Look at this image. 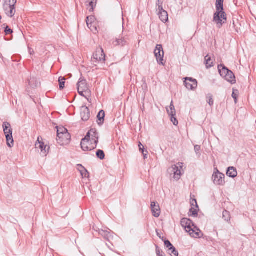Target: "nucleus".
Here are the masks:
<instances>
[{"label":"nucleus","mask_w":256,"mask_h":256,"mask_svg":"<svg viewBox=\"0 0 256 256\" xmlns=\"http://www.w3.org/2000/svg\"><path fill=\"white\" fill-rule=\"evenodd\" d=\"M200 150V146L198 145H196L194 146V150L198 154Z\"/></svg>","instance_id":"nucleus-44"},{"label":"nucleus","mask_w":256,"mask_h":256,"mask_svg":"<svg viewBox=\"0 0 256 256\" xmlns=\"http://www.w3.org/2000/svg\"><path fill=\"white\" fill-rule=\"evenodd\" d=\"M142 153V154L143 156L144 155V154H147L148 152V151L146 150H142V152H141Z\"/></svg>","instance_id":"nucleus-48"},{"label":"nucleus","mask_w":256,"mask_h":256,"mask_svg":"<svg viewBox=\"0 0 256 256\" xmlns=\"http://www.w3.org/2000/svg\"><path fill=\"white\" fill-rule=\"evenodd\" d=\"M94 0H88L87 2H88V6L90 7L89 10L90 12H92L94 10Z\"/></svg>","instance_id":"nucleus-38"},{"label":"nucleus","mask_w":256,"mask_h":256,"mask_svg":"<svg viewBox=\"0 0 256 256\" xmlns=\"http://www.w3.org/2000/svg\"><path fill=\"white\" fill-rule=\"evenodd\" d=\"M224 177V175L217 170V172L212 175L214 182L217 185L222 186L225 183Z\"/></svg>","instance_id":"nucleus-9"},{"label":"nucleus","mask_w":256,"mask_h":256,"mask_svg":"<svg viewBox=\"0 0 256 256\" xmlns=\"http://www.w3.org/2000/svg\"><path fill=\"white\" fill-rule=\"evenodd\" d=\"M57 128V136H58V134H62L64 132H68L67 129L64 127H56Z\"/></svg>","instance_id":"nucleus-33"},{"label":"nucleus","mask_w":256,"mask_h":256,"mask_svg":"<svg viewBox=\"0 0 256 256\" xmlns=\"http://www.w3.org/2000/svg\"><path fill=\"white\" fill-rule=\"evenodd\" d=\"M144 159H146L147 158L148 156H147V154H144Z\"/></svg>","instance_id":"nucleus-51"},{"label":"nucleus","mask_w":256,"mask_h":256,"mask_svg":"<svg viewBox=\"0 0 256 256\" xmlns=\"http://www.w3.org/2000/svg\"><path fill=\"white\" fill-rule=\"evenodd\" d=\"M162 240L164 242V245L167 248H168V250L173 248L174 246L168 240H166L164 237H162Z\"/></svg>","instance_id":"nucleus-32"},{"label":"nucleus","mask_w":256,"mask_h":256,"mask_svg":"<svg viewBox=\"0 0 256 256\" xmlns=\"http://www.w3.org/2000/svg\"><path fill=\"white\" fill-rule=\"evenodd\" d=\"M90 139L95 144H98V134L96 128H91L85 136V140Z\"/></svg>","instance_id":"nucleus-8"},{"label":"nucleus","mask_w":256,"mask_h":256,"mask_svg":"<svg viewBox=\"0 0 256 256\" xmlns=\"http://www.w3.org/2000/svg\"><path fill=\"white\" fill-rule=\"evenodd\" d=\"M238 95V90H234L232 94V97L234 100V102L236 103L237 102V97Z\"/></svg>","instance_id":"nucleus-41"},{"label":"nucleus","mask_w":256,"mask_h":256,"mask_svg":"<svg viewBox=\"0 0 256 256\" xmlns=\"http://www.w3.org/2000/svg\"><path fill=\"white\" fill-rule=\"evenodd\" d=\"M80 116L84 121H87L90 118V111L86 106H83L80 108Z\"/></svg>","instance_id":"nucleus-14"},{"label":"nucleus","mask_w":256,"mask_h":256,"mask_svg":"<svg viewBox=\"0 0 256 256\" xmlns=\"http://www.w3.org/2000/svg\"><path fill=\"white\" fill-rule=\"evenodd\" d=\"M138 146H139L140 150V152H142V150H144V146L140 142H139Z\"/></svg>","instance_id":"nucleus-45"},{"label":"nucleus","mask_w":256,"mask_h":256,"mask_svg":"<svg viewBox=\"0 0 256 256\" xmlns=\"http://www.w3.org/2000/svg\"><path fill=\"white\" fill-rule=\"evenodd\" d=\"M156 254L157 256H164V255L162 250L158 246H156Z\"/></svg>","instance_id":"nucleus-39"},{"label":"nucleus","mask_w":256,"mask_h":256,"mask_svg":"<svg viewBox=\"0 0 256 256\" xmlns=\"http://www.w3.org/2000/svg\"><path fill=\"white\" fill-rule=\"evenodd\" d=\"M78 90H88V88L86 80L82 76L80 78L77 84Z\"/></svg>","instance_id":"nucleus-16"},{"label":"nucleus","mask_w":256,"mask_h":256,"mask_svg":"<svg viewBox=\"0 0 256 256\" xmlns=\"http://www.w3.org/2000/svg\"><path fill=\"white\" fill-rule=\"evenodd\" d=\"M226 174L230 178H236L238 174L236 169L232 166L229 167L228 168Z\"/></svg>","instance_id":"nucleus-19"},{"label":"nucleus","mask_w":256,"mask_h":256,"mask_svg":"<svg viewBox=\"0 0 256 256\" xmlns=\"http://www.w3.org/2000/svg\"><path fill=\"white\" fill-rule=\"evenodd\" d=\"M78 166L81 168L79 169L82 176L83 178H88L89 176V172L82 164H78Z\"/></svg>","instance_id":"nucleus-26"},{"label":"nucleus","mask_w":256,"mask_h":256,"mask_svg":"<svg viewBox=\"0 0 256 256\" xmlns=\"http://www.w3.org/2000/svg\"><path fill=\"white\" fill-rule=\"evenodd\" d=\"M70 135L68 132H64L62 134H58L56 140L60 145L66 144L69 143L70 140Z\"/></svg>","instance_id":"nucleus-10"},{"label":"nucleus","mask_w":256,"mask_h":256,"mask_svg":"<svg viewBox=\"0 0 256 256\" xmlns=\"http://www.w3.org/2000/svg\"><path fill=\"white\" fill-rule=\"evenodd\" d=\"M169 251L170 252V254L172 256H178V252L174 246H173V248H170L169 250Z\"/></svg>","instance_id":"nucleus-35"},{"label":"nucleus","mask_w":256,"mask_h":256,"mask_svg":"<svg viewBox=\"0 0 256 256\" xmlns=\"http://www.w3.org/2000/svg\"><path fill=\"white\" fill-rule=\"evenodd\" d=\"M170 116V120L174 125L177 126L178 124V120L176 118V116Z\"/></svg>","instance_id":"nucleus-40"},{"label":"nucleus","mask_w":256,"mask_h":256,"mask_svg":"<svg viewBox=\"0 0 256 256\" xmlns=\"http://www.w3.org/2000/svg\"><path fill=\"white\" fill-rule=\"evenodd\" d=\"M88 21H89V17H87L86 23H87L88 25Z\"/></svg>","instance_id":"nucleus-50"},{"label":"nucleus","mask_w":256,"mask_h":256,"mask_svg":"<svg viewBox=\"0 0 256 256\" xmlns=\"http://www.w3.org/2000/svg\"><path fill=\"white\" fill-rule=\"evenodd\" d=\"M156 10L158 12V14L160 20L162 22H166L168 20V14L167 12L164 10L163 8H162V10L160 9H156Z\"/></svg>","instance_id":"nucleus-17"},{"label":"nucleus","mask_w":256,"mask_h":256,"mask_svg":"<svg viewBox=\"0 0 256 256\" xmlns=\"http://www.w3.org/2000/svg\"><path fill=\"white\" fill-rule=\"evenodd\" d=\"M204 61L207 68H209L214 66L213 60H212L211 57L207 55L204 58Z\"/></svg>","instance_id":"nucleus-25"},{"label":"nucleus","mask_w":256,"mask_h":256,"mask_svg":"<svg viewBox=\"0 0 256 256\" xmlns=\"http://www.w3.org/2000/svg\"><path fill=\"white\" fill-rule=\"evenodd\" d=\"M190 214H189L190 216H198L197 210L192 208L190 210Z\"/></svg>","instance_id":"nucleus-36"},{"label":"nucleus","mask_w":256,"mask_h":256,"mask_svg":"<svg viewBox=\"0 0 256 256\" xmlns=\"http://www.w3.org/2000/svg\"><path fill=\"white\" fill-rule=\"evenodd\" d=\"M6 14L10 17H12L16 13L15 7L4 6Z\"/></svg>","instance_id":"nucleus-22"},{"label":"nucleus","mask_w":256,"mask_h":256,"mask_svg":"<svg viewBox=\"0 0 256 256\" xmlns=\"http://www.w3.org/2000/svg\"><path fill=\"white\" fill-rule=\"evenodd\" d=\"M40 138L38 137V140L36 143V148H40L41 150V154L43 156H45L48 153L50 150V146L47 145H44V143L40 140Z\"/></svg>","instance_id":"nucleus-7"},{"label":"nucleus","mask_w":256,"mask_h":256,"mask_svg":"<svg viewBox=\"0 0 256 256\" xmlns=\"http://www.w3.org/2000/svg\"><path fill=\"white\" fill-rule=\"evenodd\" d=\"M4 32L6 34H9L12 33L13 31L12 29L9 28L8 26H6V27L5 28Z\"/></svg>","instance_id":"nucleus-42"},{"label":"nucleus","mask_w":256,"mask_h":256,"mask_svg":"<svg viewBox=\"0 0 256 256\" xmlns=\"http://www.w3.org/2000/svg\"><path fill=\"white\" fill-rule=\"evenodd\" d=\"M105 117V112L103 110H101L98 112L97 118L98 119V125H102L104 123Z\"/></svg>","instance_id":"nucleus-24"},{"label":"nucleus","mask_w":256,"mask_h":256,"mask_svg":"<svg viewBox=\"0 0 256 256\" xmlns=\"http://www.w3.org/2000/svg\"><path fill=\"white\" fill-rule=\"evenodd\" d=\"M96 156L100 160H103L105 158V154L102 150H98L96 152Z\"/></svg>","instance_id":"nucleus-29"},{"label":"nucleus","mask_w":256,"mask_h":256,"mask_svg":"<svg viewBox=\"0 0 256 256\" xmlns=\"http://www.w3.org/2000/svg\"><path fill=\"white\" fill-rule=\"evenodd\" d=\"M216 12L214 15V22L220 28L226 22V14L224 10V0H216Z\"/></svg>","instance_id":"nucleus-1"},{"label":"nucleus","mask_w":256,"mask_h":256,"mask_svg":"<svg viewBox=\"0 0 256 256\" xmlns=\"http://www.w3.org/2000/svg\"><path fill=\"white\" fill-rule=\"evenodd\" d=\"M206 102L210 106L214 105L213 96L212 94H208L206 95Z\"/></svg>","instance_id":"nucleus-31"},{"label":"nucleus","mask_w":256,"mask_h":256,"mask_svg":"<svg viewBox=\"0 0 256 256\" xmlns=\"http://www.w3.org/2000/svg\"><path fill=\"white\" fill-rule=\"evenodd\" d=\"M78 90V94H79L80 96H84V97H85V96H84V92H86L87 90Z\"/></svg>","instance_id":"nucleus-47"},{"label":"nucleus","mask_w":256,"mask_h":256,"mask_svg":"<svg viewBox=\"0 0 256 256\" xmlns=\"http://www.w3.org/2000/svg\"><path fill=\"white\" fill-rule=\"evenodd\" d=\"M163 2L162 0H156V9H160L162 10Z\"/></svg>","instance_id":"nucleus-37"},{"label":"nucleus","mask_w":256,"mask_h":256,"mask_svg":"<svg viewBox=\"0 0 256 256\" xmlns=\"http://www.w3.org/2000/svg\"><path fill=\"white\" fill-rule=\"evenodd\" d=\"M184 81V84L186 87L190 90H194L196 89L198 86V82L196 79L192 78L186 77Z\"/></svg>","instance_id":"nucleus-11"},{"label":"nucleus","mask_w":256,"mask_h":256,"mask_svg":"<svg viewBox=\"0 0 256 256\" xmlns=\"http://www.w3.org/2000/svg\"><path fill=\"white\" fill-rule=\"evenodd\" d=\"M223 218L226 222H229L230 220V214L229 212L224 210L222 213Z\"/></svg>","instance_id":"nucleus-30"},{"label":"nucleus","mask_w":256,"mask_h":256,"mask_svg":"<svg viewBox=\"0 0 256 256\" xmlns=\"http://www.w3.org/2000/svg\"><path fill=\"white\" fill-rule=\"evenodd\" d=\"M128 35L122 34L118 38L112 40V44L114 46H124L128 44Z\"/></svg>","instance_id":"nucleus-5"},{"label":"nucleus","mask_w":256,"mask_h":256,"mask_svg":"<svg viewBox=\"0 0 256 256\" xmlns=\"http://www.w3.org/2000/svg\"><path fill=\"white\" fill-rule=\"evenodd\" d=\"M81 148L84 151H90L96 148L97 144H95L90 139L85 140V137L82 140Z\"/></svg>","instance_id":"nucleus-4"},{"label":"nucleus","mask_w":256,"mask_h":256,"mask_svg":"<svg viewBox=\"0 0 256 256\" xmlns=\"http://www.w3.org/2000/svg\"><path fill=\"white\" fill-rule=\"evenodd\" d=\"M93 56L96 62H104L105 60V54L102 48H98L96 50Z\"/></svg>","instance_id":"nucleus-13"},{"label":"nucleus","mask_w":256,"mask_h":256,"mask_svg":"<svg viewBox=\"0 0 256 256\" xmlns=\"http://www.w3.org/2000/svg\"><path fill=\"white\" fill-rule=\"evenodd\" d=\"M154 54L159 64L164 65V63L163 62L164 52L162 44H157L156 46Z\"/></svg>","instance_id":"nucleus-6"},{"label":"nucleus","mask_w":256,"mask_h":256,"mask_svg":"<svg viewBox=\"0 0 256 256\" xmlns=\"http://www.w3.org/2000/svg\"><path fill=\"white\" fill-rule=\"evenodd\" d=\"M166 109L169 116H176V112L172 100L171 101L170 106L166 108Z\"/></svg>","instance_id":"nucleus-23"},{"label":"nucleus","mask_w":256,"mask_h":256,"mask_svg":"<svg viewBox=\"0 0 256 256\" xmlns=\"http://www.w3.org/2000/svg\"><path fill=\"white\" fill-rule=\"evenodd\" d=\"M29 51H30V54H32V52H34V50H32H32H31V49H30V50H29Z\"/></svg>","instance_id":"nucleus-52"},{"label":"nucleus","mask_w":256,"mask_h":256,"mask_svg":"<svg viewBox=\"0 0 256 256\" xmlns=\"http://www.w3.org/2000/svg\"><path fill=\"white\" fill-rule=\"evenodd\" d=\"M157 202H151V208H156V206H156Z\"/></svg>","instance_id":"nucleus-46"},{"label":"nucleus","mask_w":256,"mask_h":256,"mask_svg":"<svg viewBox=\"0 0 256 256\" xmlns=\"http://www.w3.org/2000/svg\"><path fill=\"white\" fill-rule=\"evenodd\" d=\"M65 78H64L60 77L58 80L60 88V90H62L64 88V84H65Z\"/></svg>","instance_id":"nucleus-34"},{"label":"nucleus","mask_w":256,"mask_h":256,"mask_svg":"<svg viewBox=\"0 0 256 256\" xmlns=\"http://www.w3.org/2000/svg\"><path fill=\"white\" fill-rule=\"evenodd\" d=\"M218 69L220 75L224 78H225L226 76V74L229 70L227 68L222 64L218 66Z\"/></svg>","instance_id":"nucleus-20"},{"label":"nucleus","mask_w":256,"mask_h":256,"mask_svg":"<svg viewBox=\"0 0 256 256\" xmlns=\"http://www.w3.org/2000/svg\"><path fill=\"white\" fill-rule=\"evenodd\" d=\"M17 0H6L4 6L15 7Z\"/></svg>","instance_id":"nucleus-27"},{"label":"nucleus","mask_w":256,"mask_h":256,"mask_svg":"<svg viewBox=\"0 0 256 256\" xmlns=\"http://www.w3.org/2000/svg\"><path fill=\"white\" fill-rule=\"evenodd\" d=\"M152 215L158 218L160 215V208L158 206H156V208H152Z\"/></svg>","instance_id":"nucleus-28"},{"label":"nucleus","mask_w":256,"mask_h":256,"mask_svg":"<svg viewBox=\"0 0 256 256\" xmlns=\"http://www.w3.org/2000/svg\"><path fill=\"white\" fill-rule=\"evenodd\" d=\"M28 82L30 86L32 88L38 87L40 84L37 78L34 76H30V78L28 79Z\"/></svg>","instance_id":"nucleus-18"},{"label":"nucleus","mask_w":256,"mask_h":256,"mask_svg":"<svg viewBox=\"0 0 256 256\" xmlns=\"http://www.w3.org/2000/svg\"><path fill=\"white\" fill-rule=\"evenodd\" d=\"M2 127L4 134L6 137L7 145L12 148L14 146V139L12 137V130L10 124L6 122L3 123Z\"/></svg>","instance_id":"nucleus-3"},{"label":"nucleus","mask_w":256,"mask_h":256,"mask_svg":"<svg viewBox=\"0 0 256 256\" xmlns=\"http://www.w3.org/2000/svg\"><path fill=\"white\" fill-rule=\"evenodd\" d=\"M2 17L1 16H0V20H2Z\"/></svg>","instance_id":"nucleus-53"},{"label":"nucleus","mask_w":256,"mask_h":256,"mask_svg":"<svg viewBox=\"0 0 256 256\" xmlns=\"http://www.w3.org/2000/svg\"><path fill=\"white\" fill-rule=\"evenodd\" d=\"M180 224L190 235L194 238H200L202 236L203 234L199 228L196 226L194 222L187 218H183L181 220Z\"/></svg>","instance_id":"nucleus-2"},{"label":"nucleus","mask_w":256,"mask_h":256,"mask_svg":"<svg viewBox=\"0 0 256 256\" xmlns=\"http://www.w3.org/2000/svg\"><path fill=\"white\" fill-rule=\"evenodd\" d=\"M98 232L100 236L109 242H110V241L114 238L113 233L110 231L100 230H99Z\"/></svg>","instance_id":"nucleus-15"},{"label":"nucleus","mask_w":256,"mask_h":256,"mask_svg":"<svg viewBox=\"0 0 256 256\" xmlns=\"http://www.w3.org/2000/svg\"><path fill=\"white\" fill-rule=\"evenodd\" d=\"M224 78L227 81L231 82L232 84H234L236 82L234 73L230 70H228Z\"/></svg>","instance_id":"nucleus-21"},{"label":"nucleus","mask_w":256,"mask_h":256,"mask_svg":"<svg viewBox=\"0 0 256 256\" xmlns=\"http://www.w3.org/2000/svg\"><path fill=\"white\" fill-rule=\"evenodd\" d=\"M157 235L160 239L162 240V237L158 232H157Z\"/></svg>","instance_id":"nucleus-49"},{"label":"nucleus","mask_w":256,"mask_h":256,"mask_svg":"<svg viewBox=\"0 0 256 256\" xmlns=\"http://www.w3.org/2000/svg\"><path fill=\"white\" fill-rule=\"evenodd\" d=\"M182 164V163H178L176 164L173 165L168 170L170 172H174V179H176V180H178L180 178L182 174L180 170L179 169V168H182V166H181V164Z\"/></svg>","instance_id":"nucleus-12"},{"label":"nucleus","mask_w":256,"mask_h":256,"mask_svg":"<svg viewBox=\"0 0 256 256\" xmlns=\"http://www.w3.org/2000/svg\"><path fill=\"white\" fill-rule=\"evenodd\" d=\"M190 204L192 206H196V207L198 208V205L197 204L196 200L195 198H192L190 199Z\"/></svg>","instance_id":"nucleus-43"}]
</instances>
